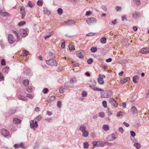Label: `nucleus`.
Segmentation results:
<instances>
[{"mask_svg":"<svg viewBox=\"0 0 149 149\" xmlns=\"http://www.w3.org/2000/svg\"><path fill=\"white\" fill-rule=\"evenodd\" d=\"M26 90L29 93H31L32 91V89L30 86H29L27 88Z\"/></svg>","mask_w":149,"mask_h":149,"instance_id":"c756f323","label":"nucleus"},{"mask_svg":"<svg viewBox=\"0 0 149 149\" xmlns=\"http://www.w3.org/2000/svg\"><path fill=\"white\" fill-rule=\"evenodd\" d=\"M77 56L80 58H82L84 57V54L80 51H77L76 52Z\"/></svg>","mask_w":149,"mask_h":149,"instance_id":"2eb2a0df","label":"nucleus"},{"mask_svg":"<svg viewBox=\"0 0 149 149\" xmlns=\"http://www.w3.org/2000/svg\"><path fill=\"white\" fill-rule=\"evenodd\" d=\"M49 92L48 89L47 88H45L42 90V92L44 94H47Z\"/></svg>","mask_w":149,"mask_h":149,"instance_id":"4c0bfd02","label":"nucleus"},{"mask_svg":"<svg viewBox=\"0 0 149 149\" xmlns=\"http://www.w3.org/2000/svg\"><path fill=\"white\" fill-rule=\"evenodd\" d=\"M64 90V88H61L59 89V92L61 93H63Z\"/></svg>","mask_w":149,"mask_h":149,"instance_id":"13d9d810","label":"nucleus"},{"mask_svg":"<svg viewBox=\"0 0 149 149\" xmlns=\"http://www.w3.org/2000/svg\"><path fill=\"white\" fill-rule=\"evenodd\" d=\"M53 34V33H52V32H50L49 35H46L45 37V39H46L47 38H49L50 36H52Z\"/></svg>","mask_w":149,"mask_h":149,"instance_id":"a19ab883","label":"nucleus"},{"mask_svg":"<svg viewBox=\"0 0 149 149\" xmlns=\"http://www.w3.org/2000/svg\"><path fill=\"white\" fill-rule=\"evenodd\" d=\"M1 64L2 65H6V63L5 61L3 59L1 60Z\"/></svg>","mask_w":149,"mask_h":149,"instance_id":"bf43d9fd","label":"nucleus"},{"mask_svg":"<svg viewBox=\"0 0 149 149\" xmlns=\"http://www.w3.org/2000/svg\"><path fill=\"white\" fill-rule=\"evenodd\" d=\"M8 41L9 43L12 44L15 41V39L13 36L11 34H8Z\"/></svg>","mask_w":149,"mask_h":149,"instance_id":"423d86ee","label":"nucleus"},{"mask_svg":"<svg viewBox=\"0 0 149 149\" xmlns=\"http://www.w3.org/2000/svg\"><path fill=\"white\" fill-rule=\"evenodd\" d=\"M4 77L3 76L2 74L0 72V79L1 81H3L4 80Z\"/></svg>","mask_w":149,"mask_h":149,"instance_id":"c03bdc74","label":"nucleus"},{"mask_svg":"<svg viewBox=\"0 0 149 149\" xmlns=\"http://www.w3.org/2000/svg\"><path fill=\"white\" fill-rule=\"evenodd\" d=\"M1 15L3 17H5L7 16H9L10 15V14L7 12H4L1 13Z\"/></svg>","mask_w":149,"mask_h":149,"instance_id":"bb28decb","label":"nucleus"},{"mask_svg":"<svg viewBox=\"0 0 149 149\" xmlns=\"http://www.w3.org/2000/svg\"><path fill=\"white\" fill-rule=\"evenodd\" d=\"M12 33H13L17 37V41H19V36L18 35V33L15 31V30H13Z\"/></svg>","mask_w":149,"mask_h":149,"instance_id":"aec40b11","label":"nucleus"},{"mask_svg":"<svg viewBox=\"0 0 149 149\" xmlns=\"http://www.w3.org/2000/svg\"><path fill=\"white\" fill-rule=\"evenodd\" d=\"M23 55L24 56H26L29 54V52L26 50H24L23 51Z\"/></svg>","mask_w":149,"mask_h":149,"instance_id":"c9c22d12","label":"nucleus"},{"mask_svg":"<svg viewBox=\"0 0 149 149\" xmlns=\"http://www.w3.org/2000/svg\"><path fill=\"white\" fill-rule=\"evenodd\" d=\"M37 4L39 6H41L43 4L42 1L41 0H38L37 3Z\"/></svg>","mask_w":149,"mask_h":149,"instance_id":"f704fd0d","label":"nucleus"},{"mask_svg":"<svg viewBox=\"0 0 149 149\" xmlns=\"http://www.w3.org/2000/svg\"><path fill=\"white\" fill-rule=\"evenodd\" d=\"M116 10L117 11H120L121 9V7L120 6H117L116 7Z\"/></svg>","mask_w":149,"mask_h":149,"instance_id":"e2e57ef3","label":"nucleus"},{"mask_svg":"<svg viewBox=\"0 0 149 149\" xmlns=\"http://www.w3.org/2000/svg\"><path fill=\"white\" fill-rule=\"evenodd\" d=\"M103 129L105 131H107L109 130V126L107 125H104L102 127Z\"/></svg>","mask_w":149,"mask_h":149,"instance_id":"a211bd4d","label":"nucleus"},{"mask_svg":"<svg viewBox=\"0 0 149 149\" xmlns=\"http://www.w3.org/2000/svg\"><path fill=\"white\" fill-rule=\"evenodd\" d=\"M28 5L31 7H32L33 6V5L30 1H29L28 3Z\"/></svg>","mask_w":149,"mask_h":149,"instance_id":"4d7b16f0","label":"nucleus"},{"mask_svg":"<svg viewBox=\"0 0 149 149\" xmlns=\"http://www.w3.org/2000/svg\"><path fill=\"white\" fill-rule=\"evenodd\" d=\"M25 24H26L25 22L24 21H21L20 22H19L18 23V25L19 26H21Z\"/></svg>","mask_w":149,"mask_h":149,"instance_id":"72a5a7b5","label":"nucleus"},{"mask_svg":"<svg viewBox=\"0 0 149 149\" xmlns=\"http://www.w3.org/2000/svg\"><path fill=\"white\" fill-rule=\"evenodd\" d=\"M86 127L83 126H81L79 128V130L82 132V135L84 137H86L88 135V132L86 130Z\"/></svg>","mask_w":149,"mask_h":149,"instance_id":"f257e3e1","label":"nucleus"},{"mask_svg":"<svg viewBox=\"0 0 149 149\" xmlns=\"http://www.w3.org/2000/svg\"><path fill=\"white\" fill-rule=\"evenodd\" d=\"M139 52L143 54L148 53L149 52V48H143L140 50Z\"/></svg>","mask_w":149,"mask_h":149,"instance_id":"ddd939ff","label":"nucleus"},{"mask_svg":"<svg viewBox=\"0 0 149 149\" xmlns=\"http://www.w3.org/2000/svg\"><path fill=\"white\" fill-rule=\"evenodd\" d=\"M116 139V137L115 134H113L109 136L107 138V139L109 141H112L115 140Z\"/></svg>","mask_w":149,"mask_h":149,"instance_id":"6e6552de","label":"nucleus"},{"mask_svg":"<svg viewBox=\"0 0 149 149\" xmlns=\"http://www.w3.org/2000/svg\"><path fill=\"white\" fill-rule=\"evenodd\" d=\"M99 77L98 78V82L100 84H103L104 83V81L103 79L105 78V76L104 75H101L99 74Z\"/></svg>","mask_w":149,"mask_h":149,"instance_id":"20e7f679","label":"nucleus"},{"mask_svg":"<svg viewBox=\"0 0 149 149\" xmlns=\"http://www.w3.org/2000/svg\"><path fill=\"white\" fill-rule=\"evenodd\" d=\"M123 124L126 127H128L129 126V124L127 123H126V122H124L123 123Z\"/></svg>","mask_w":149,"mask_h":149,"instance_id":"774afa93","label":"nucleus"},{"mask_svg":"<svg viewBox=\"0 0 149 149\" xmlns=\"http://www.w3.org/2000/svg\"><path fill=\"white\" fill-rule=\"evenodd\" d=\"M70 81L71 82H74L76 81V79L75 78H72L70 80Z\"/></svg>","mask_w":149,"mask_h":149,"instance_id":"69168bd1","label":"nucleus"},{"mask_svg":"<svg viewBox=\"0 0 149 149\" xmlns=\"http://www.w3.org/2000/svg\"><path fill=\"white\" fill-rule=\"evenodd\" d=\"M46 63L49 65L52 66H57V63L56 60L54 59H50L46 61Z\"/></svg>","mask_w":149,"mask_h":149,"instance_id":"7ed1b4c3","label":"nucleus"},{"mask_svg":"<svg viewBox=\"0 0 149 149\" xmlns=\"http://www.w3.org/2000/svg\"><path fill=\"white\" fill-rule=\"evenodd\" d=\"M93 62V60L92 58H90L89 59L87 60V63L88 64H91Z\"/></svg>","mask_w":149,"mask_h":149,"instance_id":"49530a36","label":"nucleus"},{"mask_svg":"<svg viewBox=\"0 0 149 149\" xmlns=\"http://www.w3.org/2000/svg\"><path fill=\"white\" fill-rule=\"evenodd\" d=\"M117 21L116 19H115L113 21H112L111 22L109 23V24H115L117 23Z\"/></svg>","mask_w":149,"mask_h":149,"instance_id":"3c124183","label":"nucleus"},{"mask_svg":"<svg viewBox=\"0 0 149 149\" xmlns=\"http://www.w3.org/2000/svg\"><path fill=\"white\" fill-rule=\"evenodd\" d=\"M111 104H113V105L115 107H116L117 106L118 104L117 103V102L116 100L114 101V102H113Z\"/></svg>","mask_w":149,"mask_h":149,"instance_id":"5fc2aeb1","label":"nucleus"},{"mask_svg":"<svg viewBox=\"0 0 149 149\" xmlns=\"http://www.w3.org/2000/svg\"><path fill=\"white\" fill-rule=\"evenodd\" d=\"M134 145L137 149H139L141 148V145L139 143H134Z\"/></svg>","mask_w":149,"mask_h":149,"instance_id":"2f4dec72","label":"nucleus"},{"mask_svg":"<svg viewBox=\"0 0 149 149\" xmlns=\"http://www.w3.org/2000/svg\"><path fill=\"white\" fill-rule=\"evenodd\" d=\"M82 94L83 96L86 97L87 95V93L85 91H83L82 92Z\"/></svg>","mask_w":149,"mask_h":149,"instance_id":"052dcab7","label":"nucleus"},{"mask_svg":"<svg viewBox=\"0 0 149 149\" xmlns=\"http://www.w3.org/2000/svg\"><path fill=\"white\" fill-rule=\"evenodd\" d=\"M139 79V77L137 75H135L133 77V81L135 83H136L138 82V80Z\"/></svg>","mask_w":149,"mask_h":149,"instance_id":"4be33fe9","label":"nucleus"},{"mask_svg":"<svg viewBox=\"0 0 149 149\" xmlns=\"http://www.w3.org/2000/svg\"><path fill=\"white\" fill-rule=\"evenodd\" d=\"M132 15L134 18L137 19L140 17V15L139 13L135 11L133 12Z\"/></svg>","mask_w":149,"mask_h":149,"instance_id":"4468645a","label":"nucleus"},{"mask_svg":"<svg viewBox=\"0 0 149 149\" xmlns=\"http://www.w3.org/2000/svg\"><path fill=\"white\" fill-rule=\"evenodd\" d=\"M58 13L59 15H61L63 13V10L61 8H59L57 10Z\"/></svg>","mask_w":149,"mask_h":149,"instance_id":"58836bf2","label":"nucleus"},{"mask_svg":"<svg viewBox=\"0 0 149 149\" xmlns=\"http://www.w3.org/2000/svg\"><path fill=\"white\" fill-rule=\"evenodd\" d=\"M44 13L45 14L47 15H50L51 13L46 8H44Z\"/></svg>","mask_w":149,"mask_h":149,"instance_id":"412c9836","label":"nucleus"},{"mask_svg":"<svg viewBox=\"0 0 149 149\" xmlns=\"http://www.w3.org/2000/svg\"><path fill=\"white\" fill-rule=\"evenodd\" d=\"M21 121V120L18 119V118H15L13 119V122L15 124H17L20 123Z\"/></svg>","mask_w":149,"mask_h":149,"instance_id":"6ab92c4d","label":"nucleus"},{"mask_svg":"<svg viewBox=\"0 0 149 149\" xmlns=\"http://www.w3.org/2000/svg\"><path fill=\"white\" fill-rule=\"evenodd\" d=\"M30 123L31 128L33 129L34 130L38 126L37 121H36L34 123L33 120H32L30 121Z\"/></svg>","mask_w":149,"mask_h":149,"instance_id":"0eeeda50","label":"nucleus"},{"mask_svg":"<svg viewBox=\"0 0 149 149\" xmlns=\"http://www.w3.org/2000/svg\"><path fill=\"white\" fill-rule=\"evenodd\" d=\"M23 83L24 85L27 86H28L29 84V81L28 79H26L23 81Z\"/></svg>","mask_w":149,"mask_h":149,"instance_id":"cd10ccee","label":"nucleus"},{"mask_svg":"<svg viewBox=\"0 0 149 149\" xmlns=\"http://www.w3.org/2000/svg\"><path fill=\"white\" fill-rule=\"evenodd\" d=\"M130 134L132 136V137H134L136 135L135 133L132 131H130Z\"/></svg>","mask_w":149,"mask_h":149,"instance_id":"6e6d98bb","label":"nucleus"},{"mask_svg":"<svg viewBox=\"0 0 149 149\" xmlns=\"http://www.w3.org/2000/svg\"><path fill=\"white\" fill-rule=\"evenodd\" d=\"M134 5L137 6H139L141 4L140 0H134Z\"/></svg>","mask_w":149,"mask_h":149,"instance_id":"393cba45","label":"nucleus"},{"mask_svg":"<svg viewBox=\"0 0 149 149\" xmlns=\"http://www.w3.org/2000/svg\"><path fill=\"white\" fill-rule=\"evenodd\" d=\"M107 39L105 37H103L100 40V42L102 44H105L106 43Z\"/></svg>","mask_w":149,"mask_h":149,"instance_id":"a878e982","label":"nucleus"},{"mask_svg":"<svg viewBox=\"0 0 149 149\" xmlns=\"http://www.w3.org/2000/svg\"><path fill=\"white\" fill-rule=\"evenodd\" d=\"M106 143L108 144V143L107 142H102V141H98V146H104Z\"/></svg>","mask_w":149,"mask_h":149,"instance_id":"b1692460","label":"nucleus"},{"mask_svg":"<svg viewBox=\"0 0 149 149\" xmlns=\"http://www.w3.org/2000/svg\"><path fill=\"white\" fill-rule=\"evenodd\" d=\"M104 113L103 112H101L99 113V116L102 118H104Z\"/></svg>","mask_w":149,"mask_h":149,"instance_id":"603ef678","label":"nucleus"},{"mask_svg":"<svg viewBox=\"0 0 149 149\" xmlns=\"http://www.w3.org/2000/svg\"><path fill=\"white\" fill-rule=\"evenodd\" d=\"M116 100L113 98H111L109 99V102L112 104L113 102H114Z\"/></svg>","mask_w":149,"mask_h":149,"instance_id":"79ce46f5","label":"nucleus"},{"mask_svg":"<svg viewBox=\"0 0 149 149\" xmlns=\"http://www.w3.org/2000/svg\"><path fill=\"white\" fill-rule=\"evenodd\" d=\"M95 91H104V90L102 89L101 88L95 87Z\"/></svg>","mask_w":149,"mask_h":149,"instance_id":"8fccbe9b","label":"nucleus"},{"mask_svg":"<svg viewBox=\"0 0 149 149\" xmlns=\"http://www.w3.org/2000/svg\"><path fill=\"white\" fill-rule=\"evenodd\" d=\"M102 104L103 107L104 108H106L107 107V102L106 101H104L102 102Z\"/></svg>","mask_w":149,"mask_h":149,"instance_id":"37998d69","label":"nucleus"},{"mask_svg":"<svg viewBox=\"0 0 149 149\" xmlns=\"http://www.w3.org/2000/svg\"><path fill=\"white\" fill-rule=\"evenodd\" d=\"M98 141H94L92 142V144L94 146H98Z\"/></svg>","mask_w":149,"mask_h":149,"instance_id":"de8ad7c7","label":"nucleus"},{"mask_svg":"<svg viewBox=\"0 0 149 149\" xmlns=\"http://www.w3.org/2000/svg\"><path fill=\"white\" fill-rule=\"evenodd\" d=\"M1 134L4 136H6L9 135V132L6 129H3L1 130Z\"/></svg>","mask_w":149,"mask_h":149,"instance_id":"1a4fd4ad","label":"nucleus"},{"mask_svg":"<svg viewBox=\"0 0 149 149\" xmlns=\"http://www.w3.org/2000/svg\"><path fill=\"white\" fill-rule=\"evenodd\" d=\"M20 12L22 15V18L23 19L25 15V12L24 6H21L20 8Z\"/></svg>","mask_w":149,"mask_h":149,"instance_id":"f8f14e48","label":"nucleus"},{"mask_svg":"<svg viewBox=\"0 0 149 149\" xmlns=\"http://www.w3.org/2000/svg\"><path fill=\"white\" fill-rule=\"evenodd\" d=\"M131 111L132 112L133 114H136L137 113V110L135 107H133L131 109Z\"/></svg>","mask_w":149,"mask_h":149,"instance_id":"f3484780","label":"nucleus"},{"mask_svg":"<svg viewBox=\"0 0 149 149\" xmlns=\"http://www.w3.org/2000/svg\"><path fill=\"white\" fill-rule=\"evenodd\" d=\"M84 147L85 148H87L89 146L88 143L87 142H85L84 143Z\"/></svg>","mask_w":149,"mask_h":149,"instance_id":"ea45409f","label":"nucleus"},{"mask_svg":"<svg viewBox=\"0 0 149 149\" xmlns=\"http://www.w3.org/2000/svg\"><path fill=\"white\" fill-rule=\"evenodd\" d=\"M20 33L21 36L23 37H26L27 35L26 31L24 29H21L19 31Z\"/></svg>","mask_w":149,"mask_h":149,"instance_id":"9b49d317","label":"nucleus"},{"mask_svg":"<svg viewBox=\"0 0 149 149\" xmlns=\"http://www.w3.org/2000/svg\"><path fill=\"white\" fill-rule=\"evenodd\" d=\"M69 48L70 50H74L75 49L74 46L71 45H69Z\"/></svg>","mask_w":149,"mask_h":149,"instance_id":"473e14b6","label":"nucleus"},{"mask_svg":"<svg viewBox=\"0 0 149 149\" xmlns=\"http://www.w3.org/2000/svg\"><path fill=\"white\" fill-rule=\"evenodd\" d=\"M91 13L92 12L91 11L89 10L86 12V16H90L91 15Z\"/></svg>","mask_w":149,"mask_h":149,"instance_id":"09e8293b","label":"nucleus"},{"mask_svg":"<svg viewBox=\"0 0 149 149\" xmlns=\"http://www.w3.org/2000/svg\"><path fill=\"white\" fill-rule=\"evenodd\" d=\"M119 131L120 132H121L122 134L123 133L124 130L122 127H120L119 129Z\"/></svg>","mask_w":149,"mask_h":149,"instance_id":"680f3d73","label":"nucleus"},{"mask_svg":"<svg viewBox=\"0 0 149 149\" xmlns=\"http://www.w3.org/2000/svg\"><path fill=\"white\" fill-rule=\"evenodd\" d=\"M64 23L65 24H66L67 25H72L74 24V21H72V20H70L68 21H65L64 22Z\"/></svg>","mask_w":149,"mask_h":149,"instance_id":"5701e85b","label":"nucleus"},{"mask_svg":"<svg viewBox=\"0 0 149 149\" xmlns=\"http://www.w3.org/2000/svg\"><path fill=\"white\" fill-rule=\"evenodd\" d=\"M61 102L60 101H58L57 102L58 107L59 108H60L61 107Z\"/></svg>","mask_w":149,"mask_h":149,"instance_id":"864d4df0","label":"nucleus"},{"mask_svg":"<svg viewBox=\"0 0 149 149\" xmlns=\"http://www.w3.org/2000/svg\"><path fill=\"white\" fill-rule=\"evenodd\" d=\"M26 96L31 99H32L33 97V95L31 94H27Z\"/></svg>","mask_w":149,"mask_h":149,"instance_id":"a18cd8bd","label":"nucleus"},{"mask_svg":"<svg viewBox=\"0 0 149 149\" xmlns=\"http://www.w3.org/2000/svg\"><path fill=\"white\" fill-rule=\"evenodd\" d=\"M18 97L19 100H22L26 101L27 100V98L25 97L22 95H19L18 96Z\"/></svg>","mask_w":149,"mask_h":149,"instance_id":"dca6fc26","label":"nucleus"},{"mask_svg":"<svg viewBox=\"0 0 149 149\" xmlns=\"http://www.w3.org/2000/svg\"><path fill=\"white\" fill-rule=\"evenodd\" d=\"M86 20L87 24L89 25H92L97 22L96 19L93 17L88 18Z\"/></svg>","mask_w":149,"mask_h":149,"instance_id":"f03ea898","label":"nucleus"},{"mask_svg":"<svg viewBox=\"0 0 149 149\" xmlns=\"http://www.w3.org/2000/svg\"><path fill=\"white\" fill-rule=\"evenodd\" d=\"M130 78L129 77H126L123 79H121L120 80V83L121 84H123L125 83L126 82H129L130 81Z\"/></svg>","mask_w":149,"mask_h":149,"instance_id":"9d476101","label":"nucleus"},{"mask_svg":"<svg viewBox=\"0 0 149 149\" xmlns=\"http://www.w3.org/2000/svg\"><path fill=\"white\" fill-rule=\"evenodd\" d=\"M91 51L92 52H95L97 51V48L95 47H92L91 49Z\"/></svg>","mask_w":149,"mask_h":149,"instance_id":"7c9ffc66","label":"nucleus"},{"mask_svg":"<svg viewBox=\"0 0 149 149\" xmlns=\"http://www.w3.org/2000/svg\"><path fill=\"white\" fill-rule=\"evenodd\" d=\"M125 115V113L123 112H122L121 111H119L117 113L116 116L117 117H119L120 116H123Z\"/></svg>","mask_w":149,"mask_h":149,"instance_id":"c85d7f7f","label":"nucleus"},{"mask_svg":"<svg viewBox=\"0 0 149 149\" xmlns=\"http://www.w3.org/2000/svg\"><path fill=\"white\" fill-rule=\"evenodd\" d=\"M112 59L111 58H109L106 60V61L107 62H110L112 61Z\"/></svg>","mask_w":149,"mask_h":149,"instance_id":"0e129e2a","label":"nucleus"},{"mask_svg":"<svg viewBox=\"0 0 149 149\" xmlns=\"http://www.w3.org/2000/svg\"><path fill=\"white\" fill-rule=\"evenodd\" d=\"M61 47L62 48H64L65 47V42L62 43L61 45Z\"/></svg>","mask_w":149,"mask_h":149,"instance_id":"338daca9","label":"nucleus"},{"mask_svg":"<svg viewBox=\"0 0 149 149\" xmlns=\"http://www.w3.org/2000/svg\"><path fill=\"white\" fill-rule=\"evenodd\" d=\"M101 93V96L103 97H109L112 95V92L110 91L107 92Z\"/></svg>","mask_w":149,"mask_h":149,"instance_id":"39448f33","label":"nucleus"},{"mask_svg":"<svg viewBox=\"0 0 149 149\" xmlns=\"http://www.w3.org/2000/svg\"><path fill=\"white\" fill-rule=\"evenodd\" d=\"M41 118V116L40 115H39L35 119V120H36L37 121H39Z\"/></svg>","mask_w":149,"mask_h":149,"instance_id":"e433bc0d","label":"nucleus"}]
</instances>
